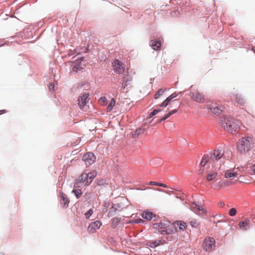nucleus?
Here are the masks:
<instances>
[{"mask_svg": "<svg viewBox=\"0 0 255 255\" xmlns=\"http://www.w3.org/2000/svg\"><path fill=\"white\" fill-rule=\"evenodd\" d=\"M220 125L225 130L232 134L239 132L240 128V122L231 117H221Z\"/></svg>", "mask_w": 255, "mask_h": 255, "instance_id": "nucleus-1", "label": "nucleus"}, {"mask_svg": "<svg viewBox=\"0 0 255 255\" xmlns=\"http://www.w3.org/2000/svg\"><path fill=\"white\" fill-rule=\"evenodd\" d=\"M253 142L251 137H243L239 140L237 146L238 151L241 153L248 152L250 149V144Z\"/></svg>", "mask_w": 255, "mask_h": 255, "instance_id": "nucleus-2", "label": "nucleus"}, {"mask_svg": "<svg viewBox=\"0 0 255 255\" xmlns=\"http://www.w3.org/2000/svg\"><path fill=\"white\" fill-rule=\"evenodd\" d=\"M203 249L207 252H211L215 247V241L212 237L206 238L203 243Z\"/></svg>", "mask_w": 255, "mask_h": 255, "instance_id": "nucleus-3", "label": "nucleus"}, {"mask_svg": "<svg viewBox=\"0 0 255 255\" xmlns=\"http://www.w3.org/2000/svg\"><path fill=\"white\" fill-rule=\"evenodd\" d=\"M190 97L193 101L198 103H202L205 101L203 94L198 90L191 92Z\"/></svg>", "mask_w": 255, "mask_h": 255, "instance_id": "nucleus-4", "label": "nucleus"}, {"mask_svg": "<svg viewBox=\"0 0 255 255\" xmlns=\"http://www.w3.org/2000/svg\"><path fill=\"white\" fill-rule=\"evenodd\" d=\"M83 160L86 165L90 166L95 162L96 157L93 153L88 152L83 155Z\"/></svg>", "mask_w": 255, "mask_h": 255, "instance_id": "nucleus-5", "label": "nucleus"}, {"mask_svg": "<svg viewBox=\"0 0 255 255\" xmlns=\"http://www.w3.org/2000/svg\"><path fill=\"white\" fill-rule=\"evenodd\" d=\"M113 66L114 71L118 74H121L124 72L125 70L124 64L118 59L114 60L113 63Z\"/></svg>", "mask_w": 255, "mask_h": 255, "instance_id": "nucleus-6", "label": "nucleus"}, {"mask_svg": "<svg viewBox=\"0 0 255 255\" xmlns=\"http://www.w3.org/2000/svg\"><path fill=\"white\" fill-rule=\"evenodd\" d=\"M89 94L88 93H84L82 94L79 97L78 100V104L81 109L83 108L84 106L89 101L88 97Z\"/></svg>", "mask_w": 255, "mask_h": 255, "instance_id": "nucleus-7", "label": "nucleus"}, {"mask_svg": "<svg viewBox=\"0 0 255 255\" xmlns=\"http://www.w3.org/2000/svg\"><path fill=\"white\" fill-rule=\"evenodd\" d=\"M102 226V223L99 221H96L91 223L88 227V231L90 233H95Z\"/></svg>", "mask_w": 255, "mask_h": 255, "instance_id": "nucleus-8", "label": "nucleus"}, {"mask_svg": "<svg viewBox=\"0 0 255 255\" xmlns=\"http://www.w3.org/2000/svg\"><path fill=\"white\" fill-rule=\"evenodd\" d=\"M174 226L175 227V230H176L177 231H178L177 228H179V231H184L187 227L186 223L182 221H176L174 223Z\"/></svg>", "mask_w": 255, "mask_h": 255, "instance_id": "nucleus-9", "label": "nucleus"}, {"mask_svg": "<svg viewBox=\"0 0 255 255\" xmlns=\"http://www.w3.org/2000/svg\"><path fill=\"white\" fill-rule=\"evenodd\" d=\"M209 109L210 110V113H211L213 116L219 115L223 110L221 107H219L216 105L210 107Z\"/></svg>", "mask_w": 255, "mask_h": 255, "instance_id": "nucleus-10", "label": "nucleus"}, {"mask_svg": "<svg viewBox=\"0 0 255 255\" xmlns=\"http://www.w3.org/2000/svg\"><path fill=\"white\" fill-rule=\"evenodd\" d=\"M217 176V172L216 171L209 170L207 172L206 177V180L211 181L215 179Z\"/></svg>", "mask_w": 255, "mask_h": 255, "instance_id": "nucleus-11", "label": "nucleus"}, {"mask_svg": "<svg viewBox=\"0 0 255 255\" xmlns=\"http://www.w3.org/2000/svg\"><path fill=\"white\" fill-rule=\"evenodd\" d=\"M69 203L66 195L62 193L60 194V203L63 207H67Z\"/></svg>", "mask_w": 255, "mask_h": 255, "instance_id": "nucleus-12", "label": "nucleus"}, {"mask_svg": "<svg viewBox=\"0 0 255 255\" xmlns=\"http://www.w3.org/2000/svg\"><path fill=\"white\" fill-rule=\"evenodd\" d=\"M97 174V172L95 170H93L88 174L87 173L88 179V181H87V186L89 185L91 183L94 178L96 176Z\"/></svg>", "mask_w": 255, "mask_h": 255, "instance_id": "nucleus-13", "label": "nucleus"}, {"mask_svg": "<svg viewBox=\"0 0 255 255\" xmlns=\"http://www.w3.org/2000/svg\"><path fill=\"white\" fill-rule=\"evenodd\" d=\"M223 155V152L221 150H216L214 151V153L212 156V159L213 160H217L220 159Z\"/></svg>", "mask_w": 255, "mask_h": 255, "instance_id": "nucleus-14", "label": "nucleus"}, {"mask_svg": "<svg viewBox=\"0 0 255 255\" xmlns=\"http://www.w3.org/2000/svg\"><path fill=\"white\" fill-rule=\"evenodd\" d=\"M150 45L154 50H158L161 47V42L159 41L151 40Z\"/></svg>", "mask_w": 255, "mask_h": 255, "instance_id": "nucleus-15", "label": "nucleus"}, {"mask_svg": "<svg viewBox=\"0 0 255 255\" xmlns=\"http://www.w3.org/2000/svg\"><path fill=\"white\" fill-rule=\"evenodd\" d=\"M78 181L80 183H84L85 185H87L88 179V176L87 173H83L78 178Z\"/></svg>", "mask_w": 255, "mask_h": 255, "instance_id": "nucleus-16", "label": "nucleus"}, {"mask_svg": "<svg viewBox=\"0 0 255 255\" xmlns=\"http://www.w3.org/2000/svg\"><path fill=\"white\" fill-rule=\"evenodd\" d=\"M235 97L237 103L243 106L245 105L246 101L241 95L236 94Z\"/></svg>", "mask_w": 255, "mask_h": 255, "instance_id": "nucleus-17", "label": "nucleus"}, {"mask_svg": "<svg viewBox=\"0 0 255 255\" xmlns=\"http://www.w3.org/2000/svg\"><path fill=\"white\" fill-rule=\"evenodd\" d=\"M234 184V182L230 181H224L222 182L220 184L216 186V188L219 189L223 187H226Z\"/></svg>", "mask_w": 255, "mask_h": 255, "instance_id": "nucleus-18", "label": "nucleus"}, {"mask_svg": "<svg viewBox=\"0 0 255 255\" xmlns=\"http://www.w3.org/2000/svg\"><path fill=\"white\" fill-rule=\"evenodd\" d=\"M121 221V218L115 217L112 220L111 227L113 228H115L120 223Z\"/></svg>", "mask_w": 255, "mask_h": 255, "instance_id": "nucleus-19", "label": "nucleus"}, {"mask_svg": "<svg viewBox=\"0 0 255 255\" xmlns=\"http://www.w3.org/2000/svg\"><path fill=\"white\" fill-rule=\"evenodd\" d=\"M199 206H198L197 204L195 203H193L190 205V209L192 211H193L195 214H197L198 215L200 216L201 214L200 213H198L197 210L199 208Z\"/></svg>", "mask_w": 255, "mask_h": 255, "instance_id": "nucleus-20", "label": "nucleus"}, {"mask_svg": "<svg viewBox=\"0 0 255 255\" xmlns=\"http://www.w3.org/2000/svg\"><path fill=\"white\" fill-rule=\"evenodd\" d=\"M153 227L154 229H157L158 230L164 229V228H166L165 224L164 223H161V222L156 223L153 224Z\"/></svg>", "mask_w": 255, "mask_h": 255, "instance_id": "nucleus-21", "label": "nucleus"}, {"mask_svg": "<svg viewBox=\"0 0 255 255\" xmlns=\"http://www.w3.org/2000/svg\"><path fill=\"white\" fill-rule=\"evenodd\" d=\"M237 173L236 172H231L230 170H227L225 173V177L226 178H232L233 177H236Z\"/></svg>", "mask_w": 255, "mask_h": 255, "instance_id": "nucleus-22", "label": "nucleus"}, {"mask_svg": "<svg viewBox=\"0 0 255 255\" xmlns=\"http://www.w3.org/2000/svg\"><path fill=\"white\" fill-rule=\"evenodd\" d=\"M142 217L143 218L148 220H150L152 218L153 213L151 212H145L142 214Z\"/></svg>", "mask_w": 255, "mask_h": 255, "instance_id": "nucleus-23", "label": "nucleus"}, {"mask_svg": "<svg viewBox=\"0 0 255 255\" xmlns=\"http://www.w3.org/2000/svg\"><path fill=\"white\" fill-rule=\"evenodd\" d=\"M240 228L243 230H247L249 227V221H242L239 223Z\"/></svg>", "mask_w": 255, "mask_h": 255, "instance_id": "nucleus-24", "label": "nucleus"}, {"mask_svg": "<svg viewBox=\"0 0 255 255\" xmlns=\"http://www.w3.org/2000/svg\"><path fill=\"white\" fill-rule=\"evenodd\" d=\"M200 222L196 219H193L190 222V225L192 228H196L200 226Z\"/></svg>", "mask_w": 255, "mask_h": 255, "instance_id": "nucleus-25", "label": "nucleus"}, {"mask_svg": "<svg viewBox=\"0 0 255 255\" xmlns=\"http://www.w3.org/2000/svg\"><path fill=\"white\" fill-rule=\"evenodd\" d=\"M166 89H160L155 93L154 98L157 99L160 96H161L166 91Z\"/></svg>", "mask_w": 255, "mask_h": 255, "instance_id": "nucleus-26", "label": "nucleus"}, {"mask_svg": "<svg viewBox=\"0 0 255 255\" xmlns=\"http://www.w3.org/2000/svg\"><path fill=\"white\" fill-rule=\"evenodd\" d=\"M115 103H116V101L115 100V99L114 98H113L111 100L110 103L108 106V108H107L108 112H111L112 110L113 107L115 105Z\"/></svg>", "mask_w": 255, "mask_h": 255, "instance_id": "nucleus-27", "label": "nucleus"}, {"mask_svg": "<svg viewBox=\"0 0 255 255\" xmlns=\"http://www.w3.org/2000/svg\"><path fill=\"white\" fill-rule=\"evenodd\" d=\"M208 157L207 156L204 155L201 161L200 165L202 167H204L206 165V163L208 162Z\"/></svg>", "mask_w": 255, "mask_h": 255, "instance_id": "nucleus-28", "label": "nucleus"}, {"mask_svg": "<svg viewBox=\"0 0 255 255\" xmlns=\"http://www.w3.org/2000/svg\"><path fill=\"white\" fill-rule=\"evenodd\" d=\"M72 192L75 193V195L76 196L77 198H80L82 195L81 190L79 189L73 190Z\"/></svg>", "mask_w": 255, "mask_h": 255, "instance_id": "nucleus-29", "label": "nucleus"}, {"mask_svg": "<svg viewBox=\"0 0 255 255\" xmlns=\"http://www.w3.org/2000/svg\"><path fill=\"white\" fill-rule=\"evenodd\" d=\"M93 214V211L92 209H90L87 212L85 213V218L87 219H89L90 216Z\"/></svg>", "mask_w": 255, "mask_h": 255, "instance_id": "nucleus-30", "label": "nucleus"}, {"mask_svg": "<svg viewBox=\"0 0 255 255\" xmlns=\"http://www.w3.org/2000/svg\"><path fill=\"white\" fill-rule=\"evenodd\" d=\"M198 213H200L201 215L202 214L205 215L206 214V210L202 206H200L198 209L197 210Z\"/></svg>", "mask_w": 255, "mask_h": 255, "instance_id": "nucleus-31", "label": "nucleus"}, {"mask_svg": "<svg viewBox=\"0 0 255 255\" xmlns=\"http://www.w3.org/2000/svg\"><path fill=\"white\" fill-rule=\"evenodd\" d=\"M161 111V110L160 109H155L151 113L149 114V118H151L153 116L156 115L157 113L160 112Z\"/></svg>", "mask_w": 255, "mask_h": 255, "instance_id": "nucleus-32", "label": "nucleus"}, {"mask_svg": "<svg viewBox=\"0 0 255 255\" xmlns=\"http://www.w3.org/2000/svg\"><path fill=\"white\" fill-rule=\"evenodd\" d=\"M237 213V210L235 208H231L229 211V215L231 216H235Z\"/></svg>", "mask_w": 255, "mask_h": 255, "instance_id": "nucleus-33", "label": "nucleus"}, {"mask_svg": "<svg viewBox=\"0 0 255 255\" xmlns=\"http://www.w3.org/2000/svg\"><path fill=\"white\" fill-rule=\"evenodd\" d=\"M171 14L172 16L177 17V16H178L179 15L180 12H179V10H175L171 12Z\"/></svg>", "mask_w": 255, "mask_h": 255, "instance_id": "nucleus-34", "label": "nucleus"}, {"mask_svg": "<svg viewBox=\"0 0 255 255\" xmlns=\"http://www.w3.org/2000/svg\"><path fill=\"white\" fill-rule=\"evenodd\" d=\"M107 99L105 97H102L99 100V103L101 104V105H105V104L107 102Z\"/></svg>", "mask_w": 255, "mask_h": 255, "instance_id": "nucleus-35", "label": "nucleus"}, {"mask_svg": "<svg viewBox=\"0 0 255 255\" xmlns=\"http://www.w3.org/2000/svg\"><path fill=\"white\" fill-rule=\"evenodd\" d=\"M96 183L98 185H104L105 184V181L104 179L97 180Z\"/></svg>", "mask_w": 255, "mask_h": 255, "instance_id": "nucleus-36", "label": "nucleus"}, {"mask_svg": "<svg viewBox=\"0 0 255 255\" xmlns=\"http://www.w3.org/2000/svg\"><path fill=\"white\" fill-rule=\"evenodd\" d=\"M170 102L167 101V100H165L160 105V107H167L169 104Z\"/></svg>", "mask_w": 255, "mask_h": 255, "instance_id": "nucleus-37", "label": "nucleus"}, {"mask_svg": "<svg viewBox=\"0 0 255 255\" xmlns=\"http://www.w3.org/2000/svg\"><path fill=\"white\" fill-rule=\"evenodd\" d=\"M142 132L143 131L141 128H138L135 131L134 133L133 134V135L134 136H138L141 132Z\"/></svg>", "mask_w": 255, "mask_h": 255, "instance_id": "nucleus-38", "label": "nucleus"}, {"mask_svg": "<svg viewBox=\"0 0 255 255\" xmlns=\"http://www.w3.org/2000/svg\"><path fill=\"white\" fill-rule=\"evenodd\" d=\"M166 231H167V235L172 234L174 233V230L170 228L166 229Z\"/></svg>", "mask_w": 255, "mask_h": 255, "instance_id": "nucleus-39", "label": "nucleus"}, {"mask_svg": "<svg viewBox=\"0 0 255 255\" xmlns=\"http://www.w3.org/2000/svg\"><path fill=\"white\" fill-rule=\"evenodd\" d=\"M170 116H169V115L168 114H167L166 115H165L164 116V117H163L162 118H161V119H160L159 120V123H161V122L163 121H165V120H166L168 118H169Z\"/></svg>", "mask_w": 255, "mask_h": 255, "instance_id": "nucleus-40", "label": "nucleus"}, {"mask_svg": "<svg viewBox=\"0 0 255 255\" xmlns=\"http://www.w3.org/2000/svg\"><path fill=\"white\" fill-rule=\"evenodd\" d=\"M158 232L159 233H160L162 235H167V231H166V229L163 230H158Z\"/></svg>", "mask_w": 255, "mask_h": 255, "instance_id": "nucleus-41", "label": "nucleus"}, {"mask_svg": "<svg viewBox=\"0 0 255 255\" xmlns=\"http://www.w3.org/2000/svg\"><path fill=\"white\" fill-rule=\"evenodd\" d=\"M48 87H49V89L50 91L53 90L54 89V87H55L54 84H53V83H50L49 86H48Z\"/></svg>", "mask_w": 255, "mask_h": 255, "instance_id": "nucleus-42", "label": "nucleus"}, {"mask_svg": "<svg viewBox=\"0 0 255 255\" xmlns=\"http://www.w3.org/2000/svg\"><path fill=\"white\" fill-rule=\"evenodd\" d=\"M149 185H151L159 186V182H155V181H150L149 183Z\"/></svg>", "mask_w": 255, "mask_h": 255, "instance_id": "nucleus-43", "label": "nucleus"}, {"mask_svg": "<svg viewBox=\"0 0 255 255\" xmlns=\"http://www.w3.org/2000/svg\"><path fill=\"white\" fill-rule=\"evenodd\" d=\"M177 112V110H173L171 111V112H170L169 113H168V114L169 115V116H171L172 115L175 114Z\"/></svg>", "mask_w": 255, "mask_h": 255, "instance_id": "nucleus-44", "label": "nucleus"}, {"mask_svg": "<svg viewBox=\"0 0 255 255\" xmlns=\"http://www.w3.org/2000/svg\"><path fill=\"white\" fill-rule=\"evenodd\" d=\"M177 96V95L175 93H174L172 94L169 96L173 99V98L176 97Z\"/></svg>", "mask_w": 255, "mask_h": 255, "instance_id": "nucleus-45", "label": "nucleus"}, {"mask_svg": "<svg viewBox=\"0 0 255 255\" xmlns=\"http://www.w3.org/2000/svg\"><path fill=\"white\" fill-rule=\"evenodd\" d=\"M251 169L253 172L255 174V164H253L251 167Z\"/></svg>", "mask_w": 255, "mask_h": 255, "instance_id": "nucleus-46", "label": "nucleus"}, {"mask_svg": "<svg viewBox=\"0 0 255 255\" xmlns=\"http://www.w3.org/2000/svg\"><path fill=\"white\" fill-rule=\"evenodd\" d=\"M159 186H160V187H164V188L167 187V186H166V184H163V183H159Z\"/></svg>", "mask_w": 255, "mask_h": 255, "instance_id": "nucleus-47", "label": "nucleus"}, {"mask_svg": "<svg viewBox=\"0 0 255 255\" xmlns=\"http://www.w3.org/2000/svg\"><path fill=\"white\" fill-rule=\"evenodd\" d=\"M7 112L5 110H0V115L6 113Z\"/></svg>", "mask_w": 255, "mask_h": 255, "instance_id": "nucleus-48", "label": "nucleus"}, {"mask_svg": "<svg viewBox=\"0 0 255 255\" xmlns=\"http://www.w3.org/2000/svg\"><path fill=\"white\" fill-rule=\"evenodd\" d=\"M166 100H167V101L170 102L172 99L170 96H169L166 99Z\"/></svg>", "mask_w": 255, "mask_h": 255, "instance_id": "nucleus-49", "label": "nucleus"}, {"mask_svg": "<svg viewBox=\"0 0 255 255\" xmlns=\"http://www.w3.org/2000/svg\"><path fill=\"white\" fill-rule=\"evenodd\" d=\"M156 190L159 191H160V192H165V191L164 190H162V189H161L158 188ZM166 193H167V192H166Z\"/></svg>", "mask_w": 255, "mask_h": 255, "instance_id": "nucleus-50", "label": "nucleus"}, {"mask_svg": "<svg viewBox=\"0 0 255 255\" xmlns=\"http://www.w3.org/2000/svg\"><path fill=\"white\" fill-rule=\"evenodd\" d=\"M203 171V169H202V168H201V169L199 170V173H200V174H202Z\"/></svg>", "mask_w": 255, "mask_h": 255, "instance_id": "nucleus-51", "label": "nucleus"}, {"mask_svg": "<svg viewBox=\"0 0 255 255\" xmlns=\"http://www.w3.org/2000/svg\"><path fill=\"white\" fill-rule=\"evenodd\" d=\"M73 70L75 71H77V68H76V67H73Z\"/></svg>", "mask_w": 255, "mask_h": 255, "instance_id": "nucleus-52", "label": "nucleus"}, {"mask_svg": "<svg viewBox=\"0 0 255 255\" xmlns=\"http://www.w3.org/2000/svg\"><path fill=\"white\" fill-rule=\"evenodd\" d=\"M252 50H253V51H254V52H255V48H254V47L252 48Z\"/></svg>", "mask_w": 255, "mask_h": 255, "instance_id": "nucleus-53", "label": "nucleus"}, {"mask_svg": "<svg viewBox=\"0 0 255 255\" xmlns=\"http://www.w3.org/2000/svg\"><path fill=\"white\" fill-rule=\"evenodd\" d=\"M224 205H225V204H224V203H221L220 204V205H221V206H224Z\"/></svg>", "mask_w": 255, "mask_h": 255, "instance_id": "nucleus-54", "label": "nucleus"}, {"mask_svg": "<svg viewBox=\"0 0 255 255\" xmlns=\"http://www.w3.org/2000/svg\"><path fill=\"white\" fill-rule=\"evenodd\" d=\"M83 59H84V58H83V57H81V58H80V60H81V61L83 60Z\"/></svg>", "mask_w": 255, "mask_h": 255, "instance_id": "nucleus-55", "label": "nucleus"}]
</instances>
